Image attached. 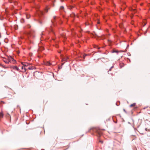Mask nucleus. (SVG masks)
<instances>
[{"instance_id": "9b49d317", "label": "nucleus", "mask_w": 150, "mask_h": 150, "mask_svg": "<svg viewBox=\"0 0 150 150\" xmlns=\"http://www.w3.org/2000/svg\"><path fill=\"white\" fill-rule=\"evenodd\" d=\"M22 69H24L25 70H25H26L25 68L23 66L22 67Z\"/></svg>"}, {"instance_id": "4be33fe9", "label": "nucleus", "mask_w": 150, "mask_h": 150, "mask_svg": "<svg viewBox=\"0 0 150 150\" xmlns=\"http://www.w3.org/2000/svg\"><path fill=\"white\" fill-rule=\"evenodd\" d=\"M123 110H124V112H126V110H125V109H124Z\"/></svg>"}, {"instance_id": "a878e982", "label": "nucleus", "mask_w": 150, "mask_h": 150, "mask_svg": "<svg viewBox=\"0 0 150 150\" xmlns=\"http://www.w3.org/2000/svg\"><path fill=\"white\" fill-rule=\"evenodd\" d=\"M86 25H88V23L87 24L86 23Z\"/></svg>"}, {"instance_id": "f03ea898", "label": "nucleus", "mask_w": 150, "mask_h": 150, "mask_svg": "<svg viewBox=\"0 0 150 150\" xmlns=\"http://www.w3.org/2000/svg\"><path fill=\"white\" fill-rule=\"evenodd\" d=\"M97 135L98 137H100L102 134V132L100 130H98L96 131Z\"/></svg>"}, {"instance_id": "c9c22d12", "label": "nucleus", "mask_w": 150, "mask_h": 150, "mask_svg": "<svg viewBox=\"0 0 150 150\" xmlns=\"http://www.w3.org/2000/svg\"><path fill=\"white\" fill-rule=\"evenodd\" d=\"M102 39H103L104 38H102Z\"/></svg>"}, {"instance_id": "72a5a7b5", "label": "nucleus", "mask_w": 150, "mask_h": 150, "mask_svg": "<svg viewBox=\"0 0 150 150\" xmlns=\"http://www.w3.org/2000/svg\"><path fill=\"white\" fill-rule=\"evenodd\" d=\"M1 37V36L0 35V38Z\"/></svg>"}, {"instance_id": "f257e3e1", "label": "nucleus", "mask_w": 150, "mask_h": 150, "mask_svg": "<svg viewBox=\"0 0 150 150\" xmlns=\"http://www.w3.org/2000/svg\"><path fill=\"white\" fill-rule=\"evenodd\" d=\"M3 60L6 64H8L9 62L14 64L16 62L15 60L11 56H8L6 58H4Z\"/></svg>"}, {"instance_id": "f704fd0d", "label": "nucleus", "mask_w": 150, "mask_h": 150, "mask_svg": "<svg viewBox=\"0 0 150 150\" xmlns=\"http://www.w3.org/2000/svg\"><path fill=\"white\" fill-rule=\"evenodd\" d=\"M40 22V23H41Z\"/></svg>"}, {"instance_id": "20e7f679", "label": "nucleus", "mask_w": 150, "mask_h": 150, "mask_svg": "<svg viewBox=\"0 0 150 150\" xmlns=\"http://www.w3.org/2000/svg\"><path fill=\"white\" fill-rule=\"evenodd\" d=\"M38 14L39 17H40L43 14V12L40 11L38 12Z\"/></svg>"}, {"instance_id": "39448f33", "label": "nucleus", "mask_w": 150, "mask_h": 150, "mask_svg": "<svg viewBox=\"0 0 150 150\" xmlns=\"http://www.w3.org/2000/svg\"><path fill=\"white\" fill-rule=\"evenodd\" d=\"M22 64L23 65L25 66H27L29 65L28 63H27L22 62Z\"/></svg>"}, {"instance_id": "2f4dec72", "label": "nucleus", "mask_w": 150, "mask_h": 150, "mask_svg": "<svg viewBox=\"0 0 150 150\" xmlns=\"http://www.w3.org/2000/svg\"><path fill=\"white\" fill-rule=\"evenodd\" d=\"M64 64V63H62V65H63Z\"/></svg>"}, {"instance_id": "aec40b11", "label": "nucleus", "mask_w": 150, "mask_h": 150, "mask_svg": "<svg viewBox=\"0 0 150 150\" xmlns=\"http://www.w3.org/2000/svg\"><path fill=\"white\" fill-rule=\"evenodd\" d=\"M113 67H114V66H113H113H112L110 67V68H111V69H112V68H113Z\"/></svg>"}, {"instance_id": "0eeeda50", "label": "nucleus", "mask_w": 150, "mask_h": 150, "mask_svg": "<svg viewBox=\"0 0 150 150\" xmlns=\"http://www.w3.org/2000/svg\"><path fill=\"white\" fill-rule=\"evenodd\" d=\"M136 104L135 103H134L131 104L130 105V107H132L135 106L136 105Z\"/></svg>"}, {"instance_id": "cd10ccee", "label": "nucleus", "mask_w": 150, "mask_h": 150, "mask_svg": "<svg viewBox=\"0 0 150 150\" xmlns=\"http://www.w3.org/2000/svg\"><path fill=\"white\" fill-rule=\"evenodd\" d=\"M133 10V11H135V9H134Z\"/></svg>"}, {"instance_id": "393cba45", "label": "nucleus", "mask_w": 150, "mask_h": 150, "mask_svg": "<svg viewBox=\"0 0 150 150\" xmlns=\"http://www.w3.org/2000/svg\"><path fill=\"white\" fill-rule=\"evenodd\" d=\"M64 59H62V61H64Z\"/></svg>"}, {"instance_id": "dca6fc26", "label": "nucleus", "mask_w": 150, "mask_h": 150, "mask_svg": "<svg viewBox=\"0 0 150 150\" xmlns=\"http://www.w3.org/2000/svg\"><path fill=\"white\" fill-rule=\"evenodd\" d=\"M113 52H118V51H113Z\"/></svg>"}, {"instance_id": "6ab92c4d", "label": "nucleus", "mask_w": 150, "mask_h": 150, "mask_svg": "<svg viewBox=\"0 0 150 150\" xmlns=\"http://www.w3.org/2000/svg\"><path fill=\"white\" fill-rule=\"evenodd\" d=\"M3 67L4 68H8V67H5L4 66H3Z\"/></svg>"}, {"instance_id": "473e14b6", "label": "nucleus", "mask_w": 150, "mask_h": 150, "mask_svg": "<svg viewBox=\"0 0 150 150\" xmlns=\"http://www.w3.org/2000/svg\"><path fill=\"white\" fill-rule=\"evenodd\" d=\"M72 7H71V8H72Z\"/></svg>"}, {"instance_id": "5701e85b", "label": "nucleus", "mask_w": 150, "mask_h": 150, "mask_svg": "<svg viewBox=\"0 0 150 150\" xmlns=\"http://www.w3.org/2000/svg\"><path fill=\"white\" fill-rule=\"evenodd\" d=\"M61 0V1L62 2L63 1H64V0Z\"/></svg>"}, {"instance_id": "f3484780", "label": "nucleus", "mask_w": 150, "mask_h": 150, "mask_svg": "<svg viewBox=\"0 0 150 150\" xmlns=\"http://www.w3.org/2000/svg\"><path fill=\"white\" fill-rule=\"evenodd\" d=\"M28 69H30V70H31V69H32V68H31V67H29L28 68Z\"/></svg>"}, {"instance_id": "f8f14e48", "label": "nucleus", "mask_w": 150, "mask_h": 150, "mask_svg": "<svg viewBox=\"0 0 150 150\" xmlns=\"http://www.w3.org/2000/svg\"><path fill=\"white\" fill-rule=\"evenodd\" d=\"M27 27L28 28H30V27H31V26L29 25H27Z\"/></svg>"}, {"instance_id": "c85d7f7f", "label": "nucleus", "mask_w": 150, "mask_h": 150, "mask_svg": "<svg viewBox=\"0 0 150 150\" xmlns=\"http://www.w3.org/2000/svg\"><path fill=\"white\" fill-rule=\"evenodd\" d=\"M60 52H61V51H60V52H59V53H60Z\"/></svg>"}, {"instance_id": "9d476101", "label": "nucleus", "mask_w": 150, "mask_h": 150, "mask_svg": "<svg viewBox=\"0 0 150 150\" xmlns=\"http://www.w3.org/2000/svg\"><path fill=\"white\" fill-rule=\"evenodd\" d=\"M87 55V54H84L83 56V58L84 59L85 57Z\"/></svg>"}, {"instance_id": "ddd939ff", "label": "nucleus", "mask_w": 150, "mask_h": 150, "mask_svg": "<svg viewBox=\"0 0 150 150\" xmlns=\"http://www.w3.org/2000/svg\"><path fill=\"white\" fill-rule=\"evenodd\" d=\"M50 9V8H48V7H47L46 8V12H47L48 11V9Z\"/></svg>"}, {"instance_id": "2eb2a0df", "label": "nucleus", "mask_w": 150, "mask_h": 150, "mask_svg": "<svg viewBox=\"0 0 150 150\" xmlns=\"http://www.w3.org/2000/svg\"><path fill=\"white\" fill-rule=\"evenodd\" d=\"M99 142L101 143L102 144H103V141L101 140H100Z\"/></svg>"}, {"instance_id": "6e6552de", "label": "nucleus", "mask_w": 150, "mask_h": 150, "mask_svg": "<svg viewBox=\"0 0 150 150\" xmlns=\"http://www.w3.org/2000/svg\"><path fill=\"white\" fill-rule=\"evenodd\" d=\"M64 9V7L63 6H61L60 8V10H63Z\"/></svg>"}, {"instance_id": "423d86ee", "label": "nucleus", "mask_w": 150, "mask_h": 150, "mask_svg": "<svg viewBox=\"0 0 150 150\" xmlns=\"http://www.w3.org/2000/svg\"><path fill=\"white\" fill-rule=\"evenodd\" d=\"M45 64L47 66H50L51 65V64L50 62H47Z\"/></svg>"}, {"instance_id": "1a4fd4ad", "label": "nucleus", "mask_w": 150, "mask_h": 150, "mask_svg": "<svg viewBox=\"0 0 150 150\" xmlns=\"http://www.w3.org/2000/svg\"><path fill=\"white\" fill-rule=\"evenodd\" d=\"M145 130L146 131L149 132L150 131V129H148L147 128H146L145 129Z\"/></svg>"}, {"instance_id": "a211bd4d", "label": "nucleus", "mask_w": 150, "mask_h": 150, "mask_svg": "<svg viewBox=\"0 0 150 150\" xmlns=\"http://www.w3.org/2000/svg\"><path fill=\"white\" fill-rule=\"evenodd\" d=\"M50 30L51 31H52V32H53L52 29V28H50Z\"/></svg>"}, {"instance_id": "7c9ffc66", "label": "nucleus", "mask_w": 150, "mask_h": 150, "mask_svg": "<svg viewBox=\"0 0 150 150\" xmlns=\"http://www.w3.org/2000/svg\"><path fill=\"white\" fill-rule=\"evenodd\" d=\"M145 25H146V24H144V26H145Z\"/></svg>"}, {"instance_id": "412c9836", "label": "nucleus", "mask_w": 150, "mask_h": 150, "mask_svg": "<svg viewBox=\"0 0 150 150\" xmlns=\"http://www.w3.org/2000/svg\"><path fill=\"white\" fill-rule=\"evenodd\" d=\"M56 18V16H54V17H53L54 19H55Z\"/></svg>"}, {"instance_id": "bb28decb", "label": "nucleus", "mask_w": 150, "mask_h": 150, "mask_svg": "<svg viewBox=\"0 0 150 150\" xmlns=\"http://www.w3.org/2000/svg\"><path fill=\"white\" fill-rule=\"evenodd\" d=\"M111 69V68H110L109 69V71H111V69Z\"/></svg>"}, {"instance_id": "c756f323", "label": "nucleus", "mask_w": 150, "mask_h": 150, "mask_svg": "<svg viewBox=\"0 0 150 150\" xmlns=\"http://www.w3.org/2000/svg\"><path fill=\"white\" fill-rule=\"evenodd\" d=\"M52 23H53V21L52 20Z\"/></svg>"}, {"instance_id": "b1692460", "label": "nucleus", "mask_w": 150, "mask_h": 150, "mask_svg": "<svg viewBox=\"0 0 150 150\" xmlns=\"http://www.w3.org/2000/svg\"><path fill=\"white\" fill-rule=\"evenodd\" d=\"M26 17L27 18H29V17H28L27 16Z\"/></svg>"}, {"instance_id": "7ed1b4c3", "label": "nucleus", "mask_w": 150, "mask_h": 150, "mask_svg": "<svg viewBox=\"0 0 150 150\" xmlns=\"http://www.w3.org/2000/svg\"><path fill=\"white\" fill-rule=\"evenodd\" d=\"M11 68H12L13 69L15 70H16L17 71L20 72L21 71L19 68L17 67L16 66H13L11 67Z\"/></svg>"}, {"instance_id": "4468645a", "label": "nucleus", "mask_w": 150, "mask_h": 150, "mask_svg": "<svg viewBox=\"0 0 150 150\" xmlns=\"http://www.w3.org/2000/svg\"><path fill=\"white\" fill-rule=\"evenodd\" d=\"M18 26L17 25H15V28L16 29H18Z\"/></svg>"}]
</instances>
